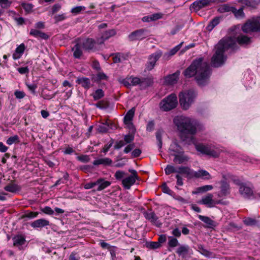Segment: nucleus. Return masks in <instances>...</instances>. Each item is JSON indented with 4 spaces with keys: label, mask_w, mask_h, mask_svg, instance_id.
<instances>
[{
    "label": "nucleus",
    "mask_w": 260,
    "mask_h": 260,
    "mask_svg": "<svg viewBox=\"0 0 260 260\" xmlns=\"http://www.w3.org/2000/svg\"><path fill=\"white\" fill-rule=\"evenodd\" d=\"M22 7L27 13H29L32 11L33 6L31 4L23 3Z\"/></svg>",
    "instance_id": "obj_58"
},
{
    "label": "nucleus",
    "mask_w": 260,
    "mask_h": 260,
    "mask_svg": "<svg viewBox=\"0 0 260 260\" xmlns=\"http://www.w3.org/2000/svg\"><path fill=\"white\" fill-rule=\"evenodd\" d=\"M148 36L146 29H140L131 33L128 36L129 40L133 41L137 40H142Z\"/></svg>",
    "instance_id": "obj_11"
},
{
    "label": "nucleus",
    "mask_w": 260,
    "mask_h": 260,
    "mask_svg": "<svg viewBox=\"0 0 260 260\" xmlns=\"http://www.w3.org/2000/svg\"><path fill=\"white\" fill-rule=\"evenodd\" d=\"M144 216L145 218L156 225H158V217L156 215L155 213L152 211L146 212L144 213Z\"/></svg>",
    "instance_id": "obj_27"
},
{
    "label": "nucleus",
    "mask_w": 260,
    "mask_h": 260,
    "mask_svg": "<svg viewBox=\"0 0 260 260\" xmlns=\"http://www.w3.org/2000/svg\"><path fill=\"white\" fill-rule=\"evenodd\" d=\"M189 247L188 245H181L179 247L176 251V253L183 258L186 257L189 253Z\"/></svg>",
    "instance_id": "obj_30"
},
{
    "label": "nucleus",
    "mask_w": 260,
    "mask_h": 260,
    "mask_svg": "<svg viewBox=\"0 0 260 260\" xmlns=\"http://www.w3.org/2000/svg\"><path fill=\"white\" fill-rule=\"evenodd\" d=\"M19 138L17 135H14L13 136L10 137L7 140V144L9 145H11L13 144H16L19 143Z\"/></svg>",
    "instance_id": "obj_47"
},
{
    "label": "nucleus",
    "mask_w": 260,
    "mask_h": 260,
    "mask_svg": "<svg viewBox=\"0 0 260 260\" xmlns=\"http://www.w3.org/2000/svg\"><path fill=\"white\" fill-rule=\"evenodd\" d=\"M242 30L245 33L260 31V18H257L247 21L242 27Z\"/></svg>",
    "instance_id": "obj_7"
},
{
    "label": "nucleus",
    "mask_w": 260,
    "mask_h": 260,
    "mask_svg": "<svg viewBox=\"0 0 260 260\" xmlns=\"http://www.w3.org/2000/svg\"><path fill=\"white\" fill-rule=\"evenodd\" d=\"M230 37H231L233 39H235V42H237L240 45L247 44L250 42V38H248V37H247L245 35H240L238 36L237 38H236L235 37H233L231 36ZM236 46L235 47V48L234 50L236 49L237 48V45L236 43Z\"/></svg>",
    "instance_id": "obj_26"
},
{
    "label": "nucleus",
    "mask_w": 260,
    "mask_h": 260,
    "mask_svg": "<svg viewBox=\"0 0 260 260\" xmlns=\"http://www.w3.org/2000/svg\"><path fill=\"white\" fill-rule=\"evenodd\" d=\"M95 106L100 109H106L109 107V103L107 101L102 100L96 103Z\"/></svg>",
    "instance_id": "obj_50"
},
{
    "label": "nucleus",
    "mask_w": 260,
    "mask_h": 260,
    "mask_svg": "<svg viewBox=\"0 0 260 260\" xmlns=\"http://www.w3.org/2000/svg\"><path fill=\"white\" fill-rule=\"evenodd\" d=\"M233 9V7H231L228 4H223L220 6L218 11L220 13H225L228 12H232Z\"/></svg>",
    "instance_id": "obj_44"
},
{
    "label": "nucleus",
    "mask_w": 260,
    "mask_h": 260,
    "mask_svg": "<svg viewBox=\"0 0 260 260\" xmlns=\"http://www.w3.org/2000/svg\"><path fill=\"white\" fill-rule=\"evenodd\" d=\"M242 229V226L237 224L234 222H230L228 224L226 229L228 230L236 232Z\"/></svg>",
    "instance_id": "obj_41"
},
{
    "label": "nucleus",
    "mask_w": 260,
    "mask_h": 260,
    "mask_svg": "<svg viewBox=\"0 0 260 260\" xmlns=\"http://www.w3.org/2000/svg\"><path fill=\"white\" fill-rule=\"evenodd\" d=\"M198 249L199 252L207 257H213V253L206 249L203 245L200 244L198 245Z\"/></svg>",
    "instance_id": "obj_34"
},
{
    "label": "nucleus",
    "mask_w": 260,
    "mask_h": 260,
    "mask_svg": "<svg viewBox=\"0 0 260 260\" xmlns=\"http://www.w3.org/2000/svg\"><path fill=\"white\" fill-rule=\"evenodd\" d=\"M96 185H98V187L96 189L98 191H101L110 186L111 184V182L110 181H106L102 178H99L96 181Z\"/></svg>",
    "instance_id": "obj_29"
},
{
    "label": "nucleus",
    "mask_w": 260,
    "mask_h": 260,
    "mask_svg": "<svg viewBox=\"0 0 260 260\" xmlns=\"http://www.w3.org/2000/svg\"><path fill=\"white\" fill-rule=\"evenodd\" d=\"M109 129V124L108 122L103 123L98 126V131L99 133H107Z\"/></svg>",
    "instance_id": "obj_38"
},
{
    "label": "nucleus",
    "mask_w": 260,
    "mask_h": 260,
    "mask_svg": "<svg viewBox=\"0 0 260 260\" xmlns=\"http://www.w3.org/2000/svg\"><path fill=\"white\" fill-rule=\"evenodd\" d=\"M197 92L193 89L182 91L179 94V103L181 108L187 110L194 101Z\"/></svg>",
    "instance_id": "obj_4"
},
{
    "label": "nucleus",
    "mask_w": 260,
    "mask_h": 260,
    "mask_svg": "<svg viewBox=\"0 0 260 260\" xmlns=\"http://www.w3.org/2000/svg\"><path fill=\"white\" fill-rule=\"evenodd\" d=\"M76 83L86 89H89L91 86L90 80L86 77L78 78L76 80Z\"/></svg>",
    "instance_id": "obj_24"
},
{
    "label": "nucleus",
    "mask_w": 260,
    "mask_h": 260,
    "mask_svg": "<svg viewBox=\"0 0 260 260\" xmlns=\"http://www.w3.org/2000/svg\"><path fill=\"white\" fill-rule=\"evenodd\" d=\"M12 2L10 0H0L1 7L3 9H7L10 7Z\"/></svg>",
    "instance_id": "obj_53"
},
{
    "label": "nucleus",
    "mask_w": 260,
    "mask_h": 260,
    "mask_svg": "<svg viewBox=\"0 0 260 260\" xmlns=\"http://www.w3.org/2000/svg\"><path fill=\"white\" fill-rule=\"evenodd\" d=\"M50 224L49 221L44 218H41L35 220L30 223L32 228H42L46 226L49 225Z\"/></svg>",
    "instance_id": "obj_16"
},
{
    "label": "nucleus",
    "mask_w": 260,
    "mask_h": 260,
    "mask_svg": "<svg viewBox=\"0 0 260 260\" xmlns=\"http://www.w3.org/2000/svg\"><path fill=\"white\" fill-rule=\"evenodd\" d=\"M240 193L246 198H250L253 195V191L249 187L246 186L244 184H241L239 187Z\"/></svg>",
    "instance_id": "obj_17"
},
{
    "label": "nucleus",
    "mask_w": 260,
    "mask_h": 260,
    "mask_svg": "<svg viewBox=\"0 0 260 260\" xmlns=\"http://www.w3.org/2000/svg\"><path fill=\"white\" fill-rule=\"evenodd\" d=\"M212 0H198L194 2L190 6L191 10L197 12L202 8L209 6Z\"/></svg>",
    "instance_id": "obj_12"
},
{
    "label": "nucleus",
    "mask_w": 260,
    "mask_h": 260,
    "mask_svg": "<svg viewBox=\"0 0 260 260\" xmlns=\"http://www.w3.org/2000/svg\"><path fill=\"white\" fill-rule=\"evenodd\" d=\"M57 92H55L53 94H46L44 91L41 93L42 97L45 100H50L53 98L57 94Z\"/></svg>",
    "instance_id": "obj_60"
},
{
    "label": "nucleus",
    "mask_w": 260,
    "mask_h": 260,
    "mask_svg": "<svg viewBox=\"0 0 260 260\" xmlns=\"http://www.w3.org/2000/svg\"><path fill=\"white\" fill-rule=\"evenodd\" d=\"M125 145V143L123 140L116 141L114 146V148L115 149H119L121 148L122 147L124 146Z\"/></svg>",
    "instance_id": "obj_61"
},
{
    "label": "nucleus",
    "mask_w": 260,
    "mask_h": 260,
    "mask_svg": "<svg viewBox=\"0 0 260 260\" xmlns=\"http://www.w3.org/2000/svg\"><path fill=\"white\" fill-rule=\"evenodd\" d=\"M197 150L202 153L212 156L218 157L220 154V150L213 146L199 144L196 146Z\"/></svg>",
    "instance_id": "obj_6"
},
{
    "label": "nucleus",
    "mask_w": 260,
    "mask_h": 260,
    "mask_svg": "<svg viewBox=\"0 0 260 260\" xmlns=\"http://www.w3.org/2000/svg\"><path fill=\"white\" fill-rule=\"evenodd\" d=\"M165 172L166 175H170L174 173L178 174V167L175 168L173 166L168 165L165 169Z\"/></svg>",
    "instance_id": "obj_42"
},
{
    "label": "nucleus",
    "mask_w": 260,
    "mask_h": 260,
    "mask_svg": "<svg viewBox=\"0 0 260 260\" xmlns=\"http://www.w3.org/2000/svg\"><path fill=\"white\" fill-rule=\"evenodd\" d=\"M26 86H27V88H28V89L33 94H35L36 93V89L37 88V85L36 84H35V83H33V84H26Z\"/></svg>",
    "instance_id": "obj_64"
},
{
    "label": "nucleus",
    "mask_w": 260,
    "mask_h": 260,
    "mask_svg": "<svg viewBox=\"0 0 260 260\" xmlns=\"http://www.w3.org/2000/svg\"><path fill=\"white\" fill-rule=\"evenodd\" d=\"M67 18L66 14L63 13L61 14L55 15L54 16V19L55 23H57L60 21L65 20Z\"/></svg>",
    "instance_id": "obj_51"
},
{
    "label": "nucleus",
    "mask_w": 260,
    "mask_h": 260,
    "mask_svg": "<svg viewBox=\"0 0 260 260\" xmlns=\"http://www.w3.org/2000/svg\"><path fill=\"white\" fill-rule=\"evenodd\" d=\"M177 96L175 94H171L164 99L159 104L160 108L168 111L175 108L177 105Z\"/></svg>",
    "instance_id": "obj_5"
},
{
    "label": "nucleus",
    "mask_w": 260,
    "mask_h": 260,
    "mask_svg": "<svg viewBox=\"0 0 260 260\" xmlns=\"http://www.w3.org/2000/svg\"><path fill=\"white\" fill-rule=\"evenodd\" d=\"M4 189L6 191L14 193L19 191L21 190V187L16 184L11 183L6 186Z\"/></svg>",
    "instance_id": "obj_33"
},
{
    "label": "nucleus",
    "mask_w": 260,
    "mask_h": 260,
    "mask_svg": "<svg viewBox=\"0 0 260 260\" xmlns=\"http://www.w3.org/2000/svg\"><path fill=\"white\" fill-rule=\"evenodd\" d=\"M41 211L44 213L48 215H52L54 213V211L48 206H46L43 208H41Z\"/></svg>",
    "instance_id": "obj_56"
},
{
    "label": "nucleus",
    "mask_w": 260,
    "mask_h": 260,
    "mask_svg": "<svg viewBox=\"0 0 260 260\" xmlns=\"http://www.w3.org/2000/svg\"><path fill=\"white\" fill-rule=\"evenodd\" d=\"M180 74V71L177 70L174 73L166 76L164 78L165 83L168 85H173L176 84L178 81Z\"/></svg>",
    "instance_id": "obj_14"
},
{
    "label": "nucleus",
    "mask_w": 260,
    "mask_h": 260,
    "mask_svg": "<svg viewBox=\"0 0 260 260\" xmlns=\"http://www.w3.org/2000/svg\"><path fill=\"white\" fill-rule=\"evenodd\" d=\"M115 34V31L113 29H110L107 31H105L103 34L102 36L105 40H108L109 38L112 36H114Z\"/></svg>",
    "instance_id": "obj_52"
},
{
    "label": "nucleus",
    "mask_w": 260,
    "mask_h": 260,
    "mask_svg": "<svg viewBox=\"0 0 260 260\" xmlns=\"http://www.w3.org/2000/svg\"><path fill=\"white\" fill-rule=\"evenodd\" d=\"M112 55L113 56V60L114 63H119L121 62L122 58L124 59V54L122 53H116L113 54Z\"/></svg>",
    "instance_id": "obj_45"
},
{
    "label": "nucleus",
    "mask_w": 260,
    "mask_h": 260,
    "mask_svg": "<svg viewBox=\"0 0 260 260\" xmlns=\"http://www.w3.org/2000/svg\"><path fill=\"white\" fill-rule=\"evenodd\" d=\"M213 198V196L212 193H208L202 199L199 203L205 205L209 208L213 207L215 205L221 204V200H214Z\"/></svg>",
    "instance_id": "obj_10"
},
{
    "label": "nucleus",
    "mask_w": 260,
    "mask_h": 260,
    "mask_svg": "<svg viewBox=\"0 0 260 260\" xmlns=\"http://www.w3.org/2000/svg\"><path fill=\"white\" fill-rule=\"evenodd\" d=\"M219 23V18L218 17H215L209 23L207 26V29L209 31L212 30L214 27L217 25Z\"/></svg>",
    "instance_id": "obj_39"
},
{
    "label": "nucleus",
    "mask_w": 260,
    "mask_h": 260,
    "mask_svg": "<svg viewBox=\"0 0 260 260\" xmlns=\"http://www.w3.org/2000/svg\"><path fill=\"white\" fill-rule=\"evenodd\" d=\"M174 156V162L181 164L188 160V157L183 154H177L176 153L172 154Z\"/></svg>",
    "instance_id": "obj_35"
},
{
    "label": "nucleus",
    "mask_w": 260,
    "mask_h": 260,
    "mask_svg": "<svg viewBox=\"0 0 260 260\" xmlns=\"http://www.w3.org/2000/svg\"><path fill=\"white\" fill-rule=\"evenodd\" d=\"M198 218L201 221L207 224V228H213L214 227H215L216 226V222L209 217L199 215Z\"/></svg>",
    "instance_id": "obj_28"
},
{
    "label": "nucleus",
    "mask_w": 260,
    "mask_h": 260,
    "mask_svg": "<svg viewBox=\"0 0 260 260\" xmlns=\"http://www.w3.org/2000/svg\"><path fill=\"white\" fill-rule=\"evenodd\" d=\"M61 9V5L58 4H56L54 5L51 9V11L50 12V14L51 15H54L57 12H58Z\"/></svg>",
    "instance_id": "obj_57"
},
{
    "label": "nucleus",
    "mask_w": 260,
    "mask_h": 260,
    "mask_svg": "<svg viewBox=\"0 0 260 260\" xmlns=\"http://www.w3.org/2000/svg\"><path fill=\"white\" fill-rule=\"evenodd\" d=\"M221 190L220 192L218 194V197H222L223 196H226L230 193V185L224 180L221 181Z\"/></svg>",
    "instance_id": "obj_21"
},
{
    "label": "nucleus",
    "mask_w": 260,
    "mask_h": 260,
    "mask_svg": "<svg viewBox=\"0 0 260 260\" xmlns=\"http://www.w3.org/2000/svg\"><path fill=\"white\" fill-rule=\"evenodd\" d=\"M153 82V79L151 77L140 78V87L141 89H145L152 86Z\"/></svg>",
    "instance_id": "obj_23"
},
{
    "label": "nucleus",
    "mask_w": 260,
    "mask_h": 260,
    "mask_svg": "<svg viewBox=\"0 0 260 260\" xmlns=\"http://www.w3.org/2000/svg\"><path fill=\"white\" fill-rule=\"evenodd\" d=\"M112 161L111 159L109 158H99L96 160H94L93 162V165L95 166H98L100 165H103L104 166H110L112 164Z\"/></svg>",
    "instance_id": "obj_32"
},
{
    "label": "nucleus",
    "mask_w": 260,
    "mask_h": 260,
    "mask_svg": "<svg viewBox=\"0 0 260 260\" xmlns=\"http://www.w3.org/2000/svg\"><path fill=\"white\" fill-rule=\"evenodd\" d=\"M150 18L151 21H155L160 19L162 17V14L158 13L152 14L150 15Z\"/></svg>",
    "instance_id": "obj_62"
},
{
    "label": "nucleus",
    "mask_w": 260,
    "mask_h": 260,
    "mask_svg": "<svg viewBox=\"0 0 260 260\" xmlns=\"http://www.w3.org/2000/svg\"><path fill=\"white\" fill-rule=\"evenodd\" d=\"M82 48H83L81 43H77L75 46L72 48L73 51V56L76 58H80L83 54Z\"/></svg>",
    "instance_id": "obj_19"
},
{
    "label": "nucleus",
    "mask_w": 260,
    "mask_h": 260,
    "mask_svg": "<svg viewBox=\"0 0 260 260\" xmlns=\"http://www.w3.org/2000/svg\"><path fill=\"white\" fill-rule=\"evenodd\" d=\"M162 131L161 130H158L156 132V138L158 142V146L159 148L160 149L162 147Z\"/></svg>",
    "instance_id": "obj_48"
},
{
    "label": "nucleus",
    "mask_w": 260,
    "mask_h": 260,
    "mask_svg": "<svg viewBox=\"0 0 260 260\" xmlns=\"http://www.w3.org/2000/svg\"><path fill=\"white\" fill-rule=\"evenodd\" d=\"M113 144V140L112 139L110 140V141L109 142L108 144L104 145L103 149V152L106 153L107 152H108V151L109 150L110 148L112 146Z\"/></svg>",
    "instance_id": "obj_63"
},
{
    "label": "nucleus",
    "mask_w": 260,
    "mask_h": 260,
    "mask_svg": "<svg viewBox=\"0 0 260 260\" xmlns=\"http://www.w3.org/2000/svg\"><path fill=\"white\" fill-rule=\"evenodd\" d=\"M211 74V69L209 63L202 57L194 60L183 72L186 78L194 76L197 83L200 86L208 84Z\"/></svg>",
    "instance_id": "obj_1"
},
{
    "label": "nucleus",
    "mask_w": 260,
    "mask_h": 260,
    "mask_svg": "<svg viewBox=\"0 0 260 260\" xmlns=\"http://www.w3.org/2000/svg\"><path fill=\"white\" fill-rule=\"evenodd\" d=\"M162 52L157 51L151 54L148 57V61L146 64V69L148 71L152 70L155 66L156 61L162 56Z\"/></svg>",
    "instance_id": "obj_9"
},
{
    "label": "nucleus",
    "mask_w": 260,
    "mask_h": 260,
    "mask_svg": "<svg viewBox=\"0 0 260 260\" xmlns=\"http://www.w3.org/2000/svg\"><path fill=\"white\" fill-rule=\"evenodd\" d=\"M104 96V92L101 89L96 90L93 94V98L95 101L99 100Z\"/></svg>",
    "instance_id": "obj_46"
},
{
    "label": "nucleus",
    "mask_w": 260,
    "mask_h": 260,
    "mask_svg": "<svg viewBox=\"0 0 260 260\" xmlns=\"http://www.w3.org/2000/svg\"><path fill=\"white\" fill-rule=\"evenodd\" d=\"M194 171L188 167L180 166L178 167V174L185 175L188 178H193Z\"/></svg>",
    "instance_id": "obj_15"
},
{
    "label": "nucleus",
    "mask_w": 260,
    "mask_h": 260,
    "mask_svg": "<svg viewBox=\"0 0 260 260\" xmlns=\"http://www.w3.org/2000/svg\"><path fill=\"white\" fill-rule=\"evenodd\" d=\"M232 13L237 18H242L244 17L243 8L242 7L240 8L238 10L236 9L235 7H233Z\"/></svg>",
    "instance_id": "obj_40"
},
{
    "label": "nucleus",
    "mask_w": 260,
    "mask_h": 260,
    "mask_svg": "<svg viewBox=\"0 0 260 260\" xmlns=\"http://www.w3.org/2000/svg\"><path fill=\"white\" fill-rule=\"evenodd\" d=\"M25 49V46L24 43L21 44L19 46H18L15 51V52L13 54V58L14 60H16L19 59L23 54Z\"/></svg>",
    "instance_id": "obj_25"
},
{
    "label": "nucleus",
    "mask_w": 260,
    "mask_h": 260,
    "mask_svg": "<svg viewBox=\"0 0 260 260\" xmlns=\"http://www.w3.org/2000/svg\"><path fill=\"white\" fill-rule=\"evenodd\" d=\"M108 77L103 72H99L96 76H93L92 80L94 82H98L101 80H107Z\"/></svg>",
    "instance_id": "obj_37"
},
{
    "label": "nucleus",
    "mask_w": 260,
    "mask_h": 260,
    "mask_svg": "<svg viewBox=\"0 0 260 260\" xmlns=\"http://www.w3.org/2000/svg\"><path fill=\"white\" fill-rule=\"evenodd\" d=\"M29 35L38 39L47 40L49 38L48 35L37 29H31L30 30Z\"/></svg>",
    "instance_id": "obj_20"
},
{
    "label": "nucleus",
    "mask_w": 260,
    "mask_h": 260,
    "mask_svg": "<svg viewBox=\"0 0 260 260\" xmlns=\"http://www.w3.org/2000/svg\"><path fill=\"white\" fill-rule=\"evenodd\" d=\"M129 172L131 173L132 175L128 176L122 180V184L124 188L126 189H129L135 183L136 180H139V179L136 170L130 169L129 170Z\"/></svg>",
    "instance_id": "obj_8"
},
{
    "label": "nucleus",
    "mask_w": 260,
    "mask_h": 260,
    "mask_svg": "<svg viewBox=\"0 0 260 260\" xmlns=\"http://www.w3.org/2000/svg\"><path fill=\"white\" fill-rule=\"evenodd\" d=\"M213 188V187L211 185H204L198 188V190L200 192H206L207 191L211 190Z\"/></svg>",
    "instance_id": "obj_55"
},
{
    "label": "nucleus",
    "mask_w": 260,
    "mask_h": 260,
    "mask_svg": "<svg viewBox=\"0 0 260 260\" xmlns=\"http://www.w3.org/2000/svg\"><path fill=\"white\" fill-rule=\"evenodd\" d=\"M125 174V173L124 172L119 170L115 172L114 177L117 180H120L124 177Z\"/></svg>",
    "instance_id": "obj_59"
},
{
    "label": "nucleus",
    "mask_w": 260,
    "mask_h": 260,
    "mask_svg": "<svg viewBox=\"0 0 260 260\" xmlns=\"http://www.w3.org/2000/svg\"><path fill=\"white\" fill-rule=\"evenodd\" d=\"M85 7L84 6H77L73 8L71 10V12L75 14H78L80 13L82 11L85 10Z\"/></svg>",
    "instance_id": "obj_54"
},
{
    "label": "nucleus",
    "mask_w": 260,
    "mask_h": 260,
    "mask_svg": "<svg viewBox=\"0 0 260 260\" xmlns=\"http://www.w3.org/2000/svg\"><path fill=\"white\" fill-rule=\"evenodd\" d=\"M13 245L15 246L19 247L25 244V238L22 235H16L13 238Z\"/></svg>",
    "instance_id": "obj_31"
},
{
    "label": "nucleus",
    "mask_w": 260,
    "mask_h": 260,
    "mask_svg": "<svg viewBox=\"0 0 260 260\" xmlns=\"http://www.w3.org/2000/svg\"><path fill=\"white\" fill-rule=\"evenodd\" d=\"M193 177L200 178L203 179L209 180L212 178L211 175L207 171L200 170L198 171H194Z\"/></svg>",
    "instance_id": "obj_22"
},
{
    "label": "nucleus",
    "mask_w": 260,
    "mask_h": 260,
    "mask_svg": "<svg viewBox=\"0 0 260 260\" xmlns=\"http://www.w3.org/2000/svg\"><path fill=\"white\" fill-rule=\"evenodd\" d=\"M80 42L82 44L83 48L85 50L88 51L92 50L94 48L95 44V41L91 38H87L83 41H80Z\"/></svg>",
    "instance_id": "obj_18"
},
{
    "label": "nucleus",
    "mask_w": 260,
    "mask_h": 260,
    "mask_svg": "<svg viewBox=\"0 0 260 260\" xmlns=\"http://www.w3.org/2000/svg\"><path fill=\"white\" fill-rule=\"evenodd\" d=\"M179 133L181 140L185 144L190 145L196 142L194 135L197 132L198 123L196 120L184 116H177L173 119Z\"/></svg>",
    "instance_id": "obj_2"
},
{
    "label": "nucleus",
    "mask_w": 260,
    "mask_h": 260,
    "mask_svg": "<svg viewBox=\"0 0 260 260\" xmlns=\"http://www.w3.org/2000/svg\"><path fill=\"white\" fill-rule=\"evenodd\" d=\"M243 222L248 226H253L257 223V221L255 219L250 217H244Z\"/></svg>",
    "instance_id": "obj_43"
},
{
    "label": "nucleus",
    "mask_w": 260,
    "mask_h": 260,
    "mask_svg": "<svg viewBox=\"0 0 260 260\" xmlns=\"http://www.w3.org/2000/svg\"><path fill=\"white\" fill-rule=\"evenodd\" d=\"M168 245L170 247H175L179 245L178 240L173 237H169Z\"/></svg>",
    "instance_id": "obj_49"
},
{
    "label": "nucleus",
    "mask_w": 260,
    "mask_h": 260,
    "mask_svg": "<svg viewBox=\"0 0 260 260\" xmlns=\"http://www.w3.org/2000/svg\"><path fill=\"white\" fill-rule=\"evenodd\" d=\"M140 78L131 76L127 77L126 78L122 80L121 83L126 87L129 88L131 86H140Z\"/></svg>",
    "instance_id": "obj_13"
},
{
    "label": "nucleus",
    "mask_w": 260,
    "mask_h": 260,
    "mask_svg": "<svg viewBox=\"0 0 260 260\" xmlns=\"http://www.w3.org/2000/svg\"><path fill=\"white\" fill-rule=\"evenodd\" d=\"M236 46L235 40L231 37L222 38L215 47V53L211 58L213 67L218 68L222 66L226 60L224 52L229 49H234Z\"/></svg>",
    "instance_id": "obj_3"
},
{
    "label": "nucleus",
    "mask_w": 260,
    "mask_h": 260,
    "mask_svg": "<svg viewBox=\"0 0 260 260\" xmlns=\"http://www.w3.org/2000/svg\"><path fill=\"white\" fill-rule=\"evenodd\" d=\"M135 111V108L133 107L127 112L126 114L124 117V122L125 124L128 123L131 121L132 120L134 116Z\"/></svg>",
    "instance_id": "obj_36"
}]
</instances>
